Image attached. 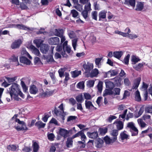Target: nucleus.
<instances>
[{
    "mask_svg": "<svg viewBox=\"0 0 152 152\" xmlns=\"http://www.w3.org/2000/svg\"><path fill=\"white\" fill-rule=\"evenodd\" d=\"M82 15L84 18L85 19L86 18L88 17V11L84 10L82 12Z\"/></svg>",
    "mask_w": 152,
    "mask_h": 152,
    "instance_id": "63",
    "label": "nucleus"
},
{
    "mask_svg": "<svg viewBox=\"0 0 152 152\" xmlns=\"http://www.w3.org/2000/svg\"><path fill=\"white\" fill-rule=\"evenodd\" d=\"M22 43L21 40L19 39L15 40L12 44L11 47L12 49H15L19 48Z\"/></svg>",
    "mask_w": 152,
    "mask_h": 152,
    "instance_id": "8",
    "label": "nucleus"
},
{
    "mask_svg": "<svg viewBox=\"0 0 152 152\" xmlns=\"http://www.w3.org/2000/svg\"><path fill=\"white\" fill-rule=\"evenodd\" d=\"M137 121L139 126L141 128H144L147 125V124L143 121L142 119H138Z\"/></svg>",
    "mask_w": 152,
    "mask_h": 152,
    "instance_id": "32",
    "label": "nucleus"
},
{
    "mask_svg": "<svg viewBox=\"0 0 152 152\" xmlns=\"http://www.w3.org/2000/svg\"><path fill=\"white\" fill-rule=\"evenodd\" d=\"M126 131H124L120 134V138L121 140H127L128 139L129 135L126 133Z\"/></svg>",
    "mask_w": 152,
    "mask_h": 152,
    "instance_id": "25",
    "label": "nucleus"
},
{
    "mask_svg": "<svg viewBox=\"0 0 152 152\" xmlns=\"http://www.w3.org/2000/svg\"><path fill=\"white\" fill-rule=\"evenodd\" d=\"M127 127L130 128L132 136L137 135L138 133L137 129L135 127L134 123L132 122H129L127 124Z\"/></svg>",
    "mask_w": 152,
    "mask_h": 152,
    "instance_id": "4",
    "label": "nucleus"
},
{
    "mask_svg": "<svg viewBox=\"0 0 152 152\" xmlns=\"http://www.w3.org/2000/svg\"><path fill=\"white\" fill-rule=\"evenodd\" d=\"M69 133V132L67 130L62 128H60L59 132V134L63 137L64 138H66L67 137V135Z\"/></svg>",
    "mask_w": 152,
    "mask_h": 152,
    "instance_id": "11",
    "label": "nucleus"
},
{
    "mask_svg": "<svg viewBox=\"0 0 152 152\" xmlns=\"http://www.w3.org/2000/svg\"><path fill=\"white\" fill-rule=\"evenodd\" d=\"M43 42V41L40 39H35L34 41V43L39 48L40 47Z\"/></svg>",
    "mask_w": 152,
    "mask_h": 152,
    "instance_id": "29",
    "label": "nucleus"
},
{
    "mask_svg": "<svg viewBox=\"0 0 152 152\" xmlns=\"http://www.w3.org/2000/svg\"><path fill=\"white\" fill-rule=\"evenodd\" d=\"M80 136L81 139L82 141H84L86 139V137L83 132V130H82L79 131L75 134L73 135V138H75L77 137Z\"/></svg>",
    "mask_w": 152,
    "mask_h": 152,
    "instance_id": "5",
    "label": "nucleus"
},
{
    "mask_svg": "<svg viewBox=\"0 0 152 152\" xmlns=\"http://www.w3.org/2000/svg\"><path fill=\"white\" fill-rule=\"evenodd\" d=\"M64 69H61L59 70L58 72L60 77H61L64 75Z\"/></svg>",
    "mask_w": 152,
    "mask_h": 152,
    "instance_id": "64",
    "label": "nucleus"
},
{
    "mask_svg": "<svg viewBox=\"0 0 152 152\" xmlns=\"http://www.w3.org/2000/svg\"><path fill=\"white\" fill-rule=\"evenodd\" d=\"M116 126L118 130L122 129L123 128V124L122 122L121 121L118 122Z\"/></svg>",
    "mask_w": 152,
    "mask_h": 152,
    "instance_id": "48",
    "label": "nucleus"
},
{
    "mask_svg": "<svg viewBox=\"0 0 152 152\" xmlns=\"http://www.w3.org/2000/svg\"><path fill=\"white\" fill-rule=\"evenodd\" d=\"M99 73L98 70L97 69H93L90 74V76L91 77H96Z\"/></svg>",
    "mask_w": 152,
    "mask_h": 152,
    "instance_id": "23",
    "label": "nucleus"
},
{
    "mask_svg": "<svg viewBox=\"0 0 152 152\" xmlns=\"http://www.w3.org/2000/svg\"><path fill=\"white\" fill-rule=\"evenodd\" d=\"M103 143V141L102 139H98L96 142V147L99 148H101L102 146Z\"/></svg>",
    "mask_w": 152,
    "mask_h": 152,
    "instance_id": "39",
    "label": "nucleus"
},
{
    "mask_svg": "<svg viewBox=\"0 0 152 152\" xmlns=\"http://www.w3.org/2000/svg\"><path fill=\"white\" fill-rule=\"evenodd\" d=\"M141 59L138 57L135 56H133L132 57L131 60L132 64L133 65L136 64L140 61Z\"/></svg>",
    "mask_w": 152,
    "mask_h": 152,
    "instance_id": "30",
    "label": "nucleus"
},
{
    "mask_svg": "<svg viewBox=\"0 0 152 152\" xmlns=\"http://www.w3.org/2000/svg\"><path fill=\"white\" fill-rule=\"evenodd\" d=\"M21 54L22 55L27 56L29 59H32V57L26 51L24 48H23L22 50Z\"/></svg>",
    "mask_w": 152,
    "mask_h": 152,
    "instance_id": "38",
    "label": "nucleus"
},
{
    "mask_svg": "<svg viewBox=\"0 0 152 152\" xmlns=\"http://www.w3.org/2000/svg\"><path fill=\"white\" fill-rule=\"evenodd\" d=\"M10 59L12 61L16 62V66H18L19 65V63L18 61V57H16L14 55H13L12 56Z\"/></svg>",
    "mask_w": 152,
    "mask_h": 152,
    "instance_id": "43",
    "label": "nucleus"
},
{
    "mask_svg": "<svg viewBox=\"0 0 152 152\" xmlns=\"http://www.w3.org/2000/svg\"><path fill=\"white\" fill-rule=\"evenodd\" d=\"M85 141H79L78 142V145H79L80 147L84 148L85 146Z\"/></svg>",
    "mask_w": 152,
    "mask_h": 152,
    "instance_id": "58",
    "label": "nucleus"
},
{
    "mask_svg": "<svg viewBox=\"0 0 152 152\" xmlns=\"http://www.w3.org/2000/svg\"><path fill=\"white\" fill-rule=\"evenodd\" d=\"M76 99L78 102L81 103L83 100L82 95L81 94L77 96L76 97Z\"/></svg>",
    "mask_w": 152,
    "mask_h": 152,
    "instance_id": "51",
    "label": "nucleus"
},
{
    "mask_svg": "<svg viewBox=\"0 0 152 152\" xmlns=\"http://www.w3.org/2000/svg\"><path fill=\"white\" fill-rule=\"evenodd\" d=\"M107 12L104 11H102L100 12L99 14V20H101V19H104L106 17V13Z\"/></svg>",
    "mask_w": 152,
    "mask_h": 152,
    "instance_id": "31",
    "label": "nucleus"
},
{
    "mask_svg": "<svg viewBox=\"0 0 152 152\" xmlns=\"http://www.w3.org/2000/svg\"><path fill=\"white\" fill-rule=\"evenodd\" d=\"M91 14L92 18L96 20L97 16V12L96 11H93L92 12Z\"/></svg>",
    "mask_w": 152,
    "mask_h": 152,
    "instance_id": "52",
    "label": "nucleus"
},
{
    "mask_svg": "<svg viewBox=\"0 0 152 152\" xmlns=\"http://www.w3.org/2000/svg\"><path fill=\"white\" fill-rule=\"evenodd\" d=\"M85 4L86 5L84 7V10L88 11L91 10V4L90 2Z\"/></svg>",
    "mask_w": 152,
    "mask_h": 152,
    "instance_id": "47",
    "label": "nucleus"
},
{
    "mask_svg": "<svg viewBox=\"0 0 152 152\" xmlns=\"http://www.w3.org/2000/svg\"><path fill=\"white\" fill-rule=\"evenodd\" d=\"M112 76H114L118 74L119 71L117 69L110 70Z\"/></svg>",
    "mask_w": 152,
    "mask_h": 152,
    "instance_id": "60",
    "label": "nucleus"
},
{
    "mask_svg": "<svg viewBox=\"0 0 152 152\" xmlns=\"http://www.w3.org/2000/svg\"><path fill=\"white\" fill-rule=\"evenodd\" d=\"M16 27L17 28L19 29H23L24 30H26L27 29H29V28L26 27L24 25L22 24H17L16 25Z\"/></svg>",
    "mask_w": 152,
    "mask_h": 152,
    "instance_id": "50",
    "label": "nucleus"
},
{
    "mask_svg": "<svg viewBox=\"0 0 152 152\" xmlns=\"http://www.w3.org/2000/svg\"><path fill=\"white\" fill-rule=\"evenodd\" d=\"M35 125L39 129L42 128H44L45 127L46 124L43 123L41 121H39L37 122L36 123Z\"/></svg>",
    "mask_w": 152,
    "mask_h": 152,
    "instance_id": "24",
    "label": "nucleus"
},
{
    "mask_svg": "<svg viewBox=\"0 0 152 152\" xmlns=\"http://www.w3.org/2000/svg\"><path fill=\"white\" fill-rule=\"evenodd\" d=\"M102 59V58H96L95 60V64L99 68L101 66V61Z\"/></svg>",
    "mask_w": 152,
    "mask_h": 152,
    "instance_id": "41",
    "label": "nucleus"
},
{
    "mask_svg": "<svg viewBox=\"0 0 152 152\" xmlns=\"http://www.w3.org/2000/svg\"><path fill=\"white\" fill-rule=\"evenodd\" d=\"M77 39H74L72 40V43L73 47L74 50H76V46L77 45Z\"/></svg>",
    "mask_w": 152,
    "mask_h": 152,
    "instance_id": "53",
    "label": "nucleus"
},
{
    "mask_svg": "<svg viewBox=\"0 0 152 152\" xmlns=\"http://www.w3.org/2000/svg\"><path fill=\"white\" fill-rule=\"evenodd\" d=\"M133 68L137 71H140L143 67V63H139L138 64H134L132 66Z\"/></svg>",
    "mask_w": 152,
    "mask_h": 152,
    "instance_id": "20",
    "label": "nucleus"
},
{
    "mask_svg": "<svg viewBox=\"0 0 152 152\" xmlns=\"http://www.w3.org/2000/svg\"><path fill=\"white\" fill-rule=\"evenodd\" d=\"M110 134L111 135L113 136V138L116 137V140L117 139V136L118 134V130L116 129H114L112 130L111 133Z\"/></svg>",
    "mask_w": 152,
    "mask_h": 152,
    "instance_id": "44",
    "label": "nucleus"
},
{
    "mask_svg": "<svg viewBox=\"0 0 152 152\" xmlns=\"http://www.w3.org/2000/svg\"><path fill=\"white\" fill-rule=\"evenodd\" d=\"M17 115H15L12 118V120H14L16 122H18L19 124L22 125V127H20V126H15V128L18 131L27 130L28 128L26 126L25 123L23 121H20V120L17 118Z\"/></svg>",
    "mask_w": 152,
    "mask_h": 152,
    "instance_id": "2",
    "label": "nucleus"
},
{
    "mask_svg": "<svg viewBox=\"0 0 152 152\" xmlns=\"http://www.w3.org/2000/svg\"><path fill=\"white\" fill-rule=\"evenodd\" d=\"M32 146L34 152H37L39 149V145L38 143L35 142L33 141Z\"/></svg>",
    "mask_w": 152,
    "mask_h": 152,
    "instance_id": "33",
    "label": "nucleus"
},
{
    "mask_svg": "<svg viewBox=\"0 0 152 152\" xmlns=\"http://www.w3.org/2000/svg\"><path fill=\"white\" fill-rule=\"evenodd\" d=\"M145 111L147 113H152V105H149L146 107Z\"/></svg>",
    "mask_w": 152,
    "mask_h": 152,
    "instance_id": "42",
    "label": "nucleus"
},
{
    "mask_svg": "<svg viewBox=\"0 0 152 152\" xmlns=\"http://www.w3.org/2000/svg\"><path fill=\"white\" fill-rule=\"evenodd\" d=\"M48 41L50 44L56 45L59 44L60 39L58 37H55L50 38L48 39Z\"/></svg>",
    "mask_w": 152,
    "mask_h": 152,
    "instance_id": "7",
    "label": "nucleus"
},
{
    "mask_svg": "<svg viewBox=\"0 0 152 152\" xmlns=\"http://www.w3.org/2000/svg\"><path fill=\"white\" fill-rule=\"evenodd\" d=\"M21 84L23 91L25 92H26L28 90V88L26 86L24 82L22 81H21Z\"/></svg>",
    "mask_w": 152,
    "mask_h": 152,
    "instance_id": "56",
    "label": "nucleus"
},
{
    "mask_svg": "<svg viewBox=\"0 0 152 152\" xmlns=\"http://www.w3.org/2000/svg\"><path fill=\"white\" fill-rule=\"evenodd\" d=\"M54 113L55 114L58 116H59L62 118L63 120L64 119V112H62L61 111H59L56 108H55L54 110Z\"/></svg>",
    "mask_w": 152,
    "mask_h": 152,
    "instance_id": "16",
    "label": "nucleus"
},
{
    "mask_svg": "<svg viewBox=\"0 0 152 152\" xmlns=\"http://www.w3.org/2000/svg\"><path fill=\"white\" fill-rule=\"evenodd\" d=\"M85 105L86 107L89 109L94 107V106L93 105L91 102L90 101L86 100L85 101Z\"/></svg>",
    "mask_w": 152,
    "mask_h": 152,
    "instance_id": "35",
    "label": "nucleus"
},
{
    "mask_svg": "<svg viewBox=\"0 0 152 152\" xmlns=\"http://www.w3.org/2000/svg\"><path fill=\"white\" fill-rule=\"evenodd\" d=\"M19 87V86L17 84L15 83H12L11 87L9 88V92L7 93V95H10L11 99L13 98L15 100H18V95L22 96V94L20 91Z\"/></svg>",
    "mask_w": 152,
    "mask_h": 152,
    "instance_id": "1",
    "label": "nucleus"
},
{
    "mask_svg": "<svg viewBox=\"0 0 152 152\" xmlns=\"http://www.w3.org/2000/svg\"><path fill=\"white\" fill-rule=\"evenodd\" d=\"M104 140L107 144H110L113 143L116 140V137L113 138L112 139L110 138L107 136L104 137Z\"/></svg>",
    "mask_w": 152,
    "mask_h": 152,
    "instance_id": "14",
    "label": "nucleus"
},
{
    "mask_svg": "<svg viewBox=\"0 0 152 152\" xmlns=\"http://www.w3.org/2000/svg\"><path fill=\"white\" fill-rule=\"evenodd\" d=\"M144 7V3L143 2H138L136 6V10L137 11H141Z\"/></svg>",
    "mask_w": 152,
    "mask_h": 152,
    "instance_id": "22",
    "label": "nucleus"
},
{
    "mask_svg": "<svg viewBox=\"0 0 152 152\" xmlns=\"http://www.w3.org/2000/svg\"><path fill=\"white\" fill-rule=\"evenodd\" d=\"M103 84V83L102 82L100 81L97 85L98 90L100 92H102V91Z\"/></svg>",
    "mask_w": 152,
    "mask_h": 152,
    "instance_id": "46",
    "label": "nucleus"
},
{
    "mask_svg": "<svg viewBox=\"0 0 152 152\" xmlns=\"http://www.w3.org/2000/svg\"><path fill=\"white\" fill-rule=\"evenodd\" d=\"M20 61L21 63L26 65H30L31 63L30 61L24 56L20 57Z\"/></svg>",
    "mask_w": 152,
    "mask_h": 152,
    "instance_id": "15",
    "label": "nucleus"
},
{
    "mask_svg": "<svg viewBox=\"0 0 152 152\" xmlns=\"http://www.w3.org/2000/svg\"><path fill=\"white\" fill-rule=\"evenodd\" d=\"M75 8L79 11H81L83 10V6L78 4L75 6Z\"/></svg>",
    "mask_w": 152,
    "mask_h": 152,
    "instance_id": "54",
    "label": "nucleus"
},
{
    "mask_svg": "<svg viewBox=\"0 0 152 152\" xmlns=\"http://www.w3.org/2000/svg\"><path fill=\"white\" fill-rule=\"evenodd\" d=\"M49 47L48 45L43 44L41 46L40 50L43 53L46 54L49 49Z\"/></svg>",
    "mask_w": 152,
    "mask_h": 152,
    "instance_id": "12",
    "label": "nucleus"
},
{
    "mask_svg": "<svg viewBox=\"0 0 152 152\" xmlns=\"http://www.w3.org/2000/svg\"><path fill=\"white\" fill-rule=\"evenodd\" d=\"M73 136L70 137H68L67 139V140L66 142V146L68 147H70L72 146L73 143L72 139L74 138H73Z\"/></svg>",
    "mask_w": 152,
    "mask_h": 152,
    "instance_id": "26",
    "label": "nucleus"
},
{
    "mask_svg": "<svg viewBox=\"0 0 152 152\" xmlns=\"http://www.w3.org/2000/svg\"><path fill=\"white\" fill-rule=\"evenodd\" d=\"M54 33L55 35L61 37L63 35L64 30L63 29H55L54 31Z\"/></svg>",
    "mask_w": 152,
    "mask_h": 152,
    "instance_id": "17",
    "label": "nucleus"
},
{
    "mask_svg": "<svg viewBox=\"0 0 152 152\" xmlns=\"http://www.w3.org/2000/svg\"><path fill=\"white\" fill-rule=\"evenodd\" d=\"M113 80L115 82V84L117 86H119L121 85V80L118 77L114 78Z\"/></svg>",
    "mask_w": 152,
    "mask_h": 152,
    "instance_id": "45",
    "label": "nucleus"
},
{
    "mask_svg": "<svg viewBox=\"0 0 152 152\" xmlns=\"http://www.w3.org/2000/svg\"><path fill=\"white\" fill-rule=\"evenodd\" d=\"M77 87L80 89H83L84 87V83L83 82H79L77 84Z\"/></svg>",
    "mask_w": 152,
    "mask_h": 152,
    "instance_id": "57",
    "label": "nucleus"
},
{
    "mask_svg": "<svg viewBox=\"0 0 152 152\" xmlns=\"http://www.w3.org/2000/svg\"><path fill=\"white\" fill-rule=\"evenodd\" d=\"M93 64L92 63H88L87 64H84L83 67L86 72H89L93 68Z\"/></svg>",
    "mask_w": 152,
    "mask_h": 152,
    "instance_id": "13",
    "label": "nucleus"
},
{
    "mask_svg": "<svg viewBox=\"0 0 152 152\" xmlns=\"http://www.w3.org/2000/svg\"><path fill=\"white\" fill-rule=\"evenodd\" d=\"M38 89L36 86L33 85L30 86L29 92L31 94H36L38 92Z\"/></svg>",
    "mask_w": 152,
    "mask_h": 152,
    "instance_id": "18",
    "label": "nucleus"
},
{
    "mask_svg": "<svg viewBox=\"0 0 152 152\" xmlns=\"http://www.w3.org/2000/svg\"><path fill=\"white\" fill-rule=\"evenodd\" d=\"M18 147L14 145H9L7 146V148L9 151H15L17 149Z\"/></svg>",
    "mask_w": 152,
    "mask_h": 152,
    "instance_id": "36",
    "label": "nucleus"
},
{
    "mask_svg": "<svg viewBox=\"0 0 152 152\" xmlns=\"http://www.w3.org/2000/svg\"><path fill=\"white\" fill-rule=\"evenodd\" d=\"M103 73L104 74V77L105 78L107 77L109 78L112 77L110 70L107 72H104Z\"/></svg>",
    "mask_w": 152,
    "mask_h": 152,
    "instance_id": "55",
    "label": "nucleus"
},
{
    "mask_svg": "<svg viewBox=\"0 0 152 152\" xmlns=\"http://www.w3.org/2000/svg\"><path fill=\"white\" fill-rule=\"evenodd\" d=\"M125 3L127 5H130L131 6L134 7L135 4V0H126Z\"/></svg>",
    "mask_w": 152,
    "mask_h": 152,
    "instance_id": "34",
    "label": "nucleus"
},
{
    "mask_svg": "<svg viewBox=\"0 0 152 152\" xmlns=\"http://www.w3.org/2000/svg\"><path fill=\"white\" fill-rule=\"evenodd\" d=\"M6 79L7 80L8 82L9 83H12L15 81L16 80V77H6Z\"/></svg>",
    "mask_w": 152,
    "mask_h": 152,
    "instance_id": "61",
    "label": "nucleus"
},
{
    "mask_svg": "<svg viewBox=\"0 0 152 152\" xmlns=\"http://www.w3.org/2000/svg\"><path fill=\"white\" fill-rule=\"evenodd\" d=\"M107 128L105 127L100 128L98 132L100 134L102 135H104L107 132Z\"/></svg>",
    "mask_w": 152,
    "mask_h": 152,
    "instance_id": "28",
    "label": "nucleus"
},
{
    "mask_svg": "<svg viewBox=\"0 0 152 152\" xmlns=\"http://www.w3.org/2000/svg\"><path fill=\"white\" fill-rule=\"evenodd\" d=\"M129 58L130 55L128 54L124 59V63L126 64H128Z\"/></svg>",
    "mask_w": 152,
    "mask_h": 152,
    "instance_id": "59",
    "label": "nucleus"
},
{
    "mask_svg": "<svg viewBox=\"0 0 152 152\" xmlns=\"http://www.w3.org/2000/svg\"><path fill=\"white\" fill-rule=\"evenodd\" d=\"M123 54V52L122 51H115L113 53V56L118 58H120Z\"/></svg>",
    "mask_w": 152,
    "mask_h": 152,
    "instance_id": "27",
    "label": "nucleus"
},
{
    "mask_svg": "<svg viewBox=\"0 0 152 152\" xmlns=\"http://www.w3.org/2000/svg\"><path fill=\"white\" fill-rule=\"evenodd\" d=\"M141 80V78L140 77H138L135 80L134 85L133 86V89H136L138 87L140 82Z\"/></svg>",
    "mask_w": 152,
    "mask_h": 152,
    "instance_id": "21",
    "label": "nucleus"
},
{
    "mask_svg": "<svg viewBox=\"0 0 152 152\" xmlns=\"http://www.w3.org/2000/svg\"><path fill=\"white\" fill-rule=\"evenodd\" d=\"M54 91L47 89L40 94L41 96L43 98L50 96L52 95L54 93Z\"/></svg>",
    "mask_w": 152,
    "mask_h": 152,
    "instance_id": "6",
    "label": "nucleus"
},
{
    "mask_svg": "<svg viewBox=\"0 0 152 152\" xmlns=\"http://www.w3.org/2000/svg\"><path fill=\"white\" fill-rule=\"evenodd\" d=\"M121 89L119 88H115L113 90H106L103 92V96H105L108 95H119L120 94Z\"/></svg>",
    "mask_w": 152,
    "mask_h": 152,
    "instance_id": "3",
    "label": "nucleus"
},
{
    "mask_svg": "<svg viewBox=\"0 0 152 152\" xmlns=\"http://www.w3.org/2000/svg\"><path fill=\"white\" fill-rule=\"evenodd\" d=\"M87 135L89 138L94 139L97 138L98 136V133L97 132L92 133L88 132Z\"/></svg>",
    "mask_w": 152,
    "mask_h": 152,
    "instance_id": "19",
    "label": "nucleus"
},
{
    "mask_svg": "<svg viewBox=\"0 0 152 152\" xmlns=\"http://www.w3.org/2000/svg\"><path fill=\"white\" fill-rule=\"evenodd\" d=\"M71 13L72 15V17L74 18L77 17L78 15V12L75 10H72Z\"/></svg>",
    "mask_w": 152,
    "mask_h": 152,
    "instance_id": "49",
    "label": "nucleus"
},
{
    "mask_svg": "<svg viewBox=\"0 0 152 152\" xmlns=\"http://www.w3.org/2000/svg\"><path fill=\"white\" fill-rule=\"evenodd\" d=\"M94 83V81L93 80H89L87 82L88 86L90 87H93Z\"/></svg>",
    "mask_w": 152,
    "mask_h": 152,
    "instance_id": "62",
    "label": "nucleus"
},
{
    "mask_svg": "<svg viewBox=\"0 0 152 152\" xmlns=\"http://www.w3.org/2000/svg\"><path fill=\"white\" fill-rule=\"evenodd\" d=\"M29 48L33 53L37 56H40V53L39 50L36 48L34 46L32 45H30Z\"/></svg>",
    "mask_w": 152,
    "mask_h": 152,
    "instance_id": "10",
    "label": "nucleus"
},
{
    "mask_svg": "<svg viewBox=\"0 0 152 152\" xmlns=\"http://www.w3.org/2000/svg\"><path fill=\"white\" fill-rule=\"evenodd\" d=\"M135 98L136 101L138 102H140L141 100L140 93L138 90L135 93Z\"/></svg>",
    "mask_w": 152,
    "mask_h": 152,
    "instance_id": "37",
    "label": "nucleus"
},
{
    "mask_svg": "<svg viewBox=\"0 0 152 152\" xmlns=\"http://www.w3.org/2000/svg\"><path fill=\"white\" fill-rule=\"evenodd\" d=\"M72 77H77L81 74V71H75L71 72Z\"/></svg>",
    "mask_w": 152,
    "mask_h": 152,
    "instance_id": "40",
    "label": "nucleus"
},
{
    "mask_svg": "<svg viewBox=\"0 0 152 152\" xmlns=\"http://www.w3.org/2000/svg\"><path fill=\"white\" fill-rule=\"evenodd\" d=\"M105 83L106 88H107L104 91H105L107 90H112L114 87V84L113 82L109 81L108 80H106Z\"/></svg>",
    "mask_w": 152,
    "mask_h": 152,
    "instance_id": "9",
    "label": "nucleus"
}]
</instances>
